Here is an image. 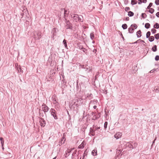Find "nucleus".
Returning <instances> with one entry per match:
<instances>
[{
	"label": "nucleus",
	"instance_id": "13",
	"mask_svg": "<svg viewBox=\"0 0 159 159\" xmlns=\"http://www.w3.org/2000/svg\"><path fill=\"white\" fill-rule=\"evenodd\" d=\"M64 16L63 17L65 18L66 17H67L68 16V14H69V11H68L66 9H64Z\"/></svg>",
	"mask_w": 159,
	"mask_h": 159
},
{
	"label": "nucleus",
	"instance_id": "9",
	"mask_svg": "<svg viewBox=\"0 0 159 159\" xmlns=\"http://www.w3.org/2000/svg\"><path fill=\"white\" fill-rule=\"evenodd\" d=\"M95 131L94 129H93L91 127L90 129L89 135L91 136H94L95 135Z\"/></svg>",
	"mask_w": 159,
	"mask_h": 159
},
{
	"label": "nucleus",
	"instance_id": "31",
	"mask_svg": "<svg viewBox=\"0 0 159 159\" xmlns=\"http://www.w3.org/2000/svg\"><path fill=\"white\" fill-rule=\"evenodd\" d=\"M122 27L124 30L126 29L127 28V25L126 24H124L122 25Z\"/></svg>",
	"mask_w": 159,
	"mask_h": 159
},
{
	"label": "nucleus",
	"instance_id": "46",
	"mask_svg": "<svg viewBox=\"0 0 159 159\" xmlns=\"http://www.w3.org/2000/svg\"><path fill=\"white\" fill-rule=\"evenodd\" d=\"M92 94L91 93L90 94H88L87 96V97L89 98V99H91L92 97L91 96Z\"/></svg>",
	"mask_w": 159,
	"mask_h": 159
},
{
	"label": "nucleus",
	"instance_id": "47",
	"mask_svg": "<svg viewBox=\"0 0 159 159\" xmlns=\"http://www.w3.org/2000/svg\"><path fill=\"white\" fill-rule=\"evenodd\" d=\"M81 50H82V51L84 52H85L87 51V49L84 48L83 47H82L81 48H80Z\"/></svg>",
	"mask_w": 159,
	"mask_h": 159
},
{
	"label": "nucleus",
	"instance_id": "41",
	"mask_svg": "<svg viewBox=\"0 0 159 159\" xmlns=\"http://www.w3.org/2000/svg\"><path fill=\"white\" fill-rule=\"evenodd\" d=\"M107 122L106 121V122H105L104 124V129L105 130H106V128L107 127Z\"/></svg>",
	"mask_w": 159,
	"mask_h": 159
},
{
	"label": "nucleus",
	"instance_id": "42",
	"mask_svg": "<svg viewBox=\"0 0 159 159\" xmlns=\"http://www.w3.org/2000/svg\"><path fill=\"white\" fill-rule=\"evenodd\" d=\"M152 2H150L149 3V5L147 7V9H148L151 8V7L152 6Z\"/></svg>",
	"mask_w": 159,
	"mask_h": 159
},
{
	"label": "nucleus",
	"instance_id": "8",
	"mask_svg": "<svg viewBox=\"0 0 159 159\" xmlns=\"http://www.w3.org/2000/svg\"><path fill=\"white\" fill-rule=\"evenodd\" d=\"M39 123L42 127H44L45 125V121L43 119L41 118L39 119Z\"/></svg>",
	"mask_w": 159,
	"mask_h": 159
},
{
	"label": "nucleus",
	"instance_id": "56",
	"mask_svg": "<svg viewBox=\"0 0 159 159\" xmlns=\"http://www.w3.org/2000/svg\"><path fill=\"white\" fill-rule=\"evenodd\" d=\"M100 127H95V128L94 129V130L95 131L96 130H98L100 129Z\"/></svg>",
	"mask_w": 159,
	"mask_h": 159
},
{
	"label": "nucleus",
	"instance_id": "52",
	"mask_svg": "<svg viewBox=\"0 0 159 159\" xmlns=\"http://www.w3.org/2000/svg\"><path fill=\"white\" fill-rule=\"evenodd\" d=\"M130 8L129 7H125V10L127 11H129L130 10Z\"/></svg>",
	"mask_w": 159,
	"mask_h": 159
},
{
	"label": "nucleus",
	"instance_id": "16",
	"mask_svg": "<svg viewBox=\"0 0 159 159\" xmlns=\"http://www.w3.org/2000/svg\"><path fill=\"white\" fill-rule=\"evenodd\" d=\"M42 109H43V111L45 113V112L48 111L49 108L47 106H45V107H44L43 108H42Z\"/></svg>",
	"mask_w": 159,
	"mask_h": 159
},
{
	"label": "nucleus",
	"instance_id": "34",
	"mask_svg": "<svg viewBox=\"0 0 159 159\" xmlns=\"http://www.w3.org/2000/svg\"><path fill=\"white\" fill-rule=\"evenodd\" d=\"M147 15L145 13H142L141 14V16L143 19H145L147 17Z\"/></svg>",
	"mask_w": 159,
	"mask_h": 159
},
{
	"label": "nucleus",
	"instance_id": "23",
	"mask_svg": "<svg viewBox=\"0 0 159 159\" xmlns=\"http://www.w3.org/2000/svg\"><path fill=\"white\" fill-rule=\"evenodd\" d=\"M141 32L140 30H139L137 32L136 35L138 38H140L141 37Z\"/></svg>",
	"mask_w": 159,
	"mask_h": 159
},
{
	"label": "nucleus",
	"instance_id": "58",
	"mask_svg": "<svg viewBox=\"0 0 159 159\" xmlns=\"http://www.w3.org/2000/svg\"><path fill=\"white\" fill-rule=\"evenodd\" d=\"M156 15L157 17H159V12H157L156 13Z\"/></svg>",
	"mask_w": 159,
	"mask_h": 159
},
{
	"label": "nucleus",
	"instance_id": "39",
	"mask_svg": "<svg viewBox=\"0 0 159 159\" xmlns=\"http://www.w3.org/2000/svg\"><path fill=\"white\" fill-rule=\"evenodd\" d=\"M98 118V117L95 114L93 115V120H95L97 119Z\"/></svg>",
	"mask_w": 159,
	"mask_h": 159
},
{
	"label": "nucleus",
	"instance_id": "20",
	"mask_svg": "<svg viewBox=\"0 0 159 159\" xmlns=\"http://www.w3.org/2000/svg\"><path fill=\"white\" fill-rule=\"evenodd\" d=\"M128 30L129 33L131 34L133 33L134 30V29H133L132 27H131V28H129L128 29Z\"/></svg>",
	"mask_w": 159,
	"mask_h": 159
},
{
	"label": "nucleus",
	"instance_id": "21",
	"mask_svg": "<svg viewBox=\"0 0 159 159\" xmlns=\"http://www.w3.org/2000/svg\"><path fill=\"white\" fill-rule=\"evenodd\" d=\"M152 50L154 52H155L157 51V46L156 45H154L152 48Z\"/></svg>",
	"mask_w": 159,
	"mask_h": 159
},
{
	"label": "nucleus",
	"instance_id": "50",
	"mask_svg": "<svg viewBox=\"0 0 159 159\" xmlns=\"http://www.w3.org/2000/svg\"><path fill=\"white\" fill-rule=\"evenodd\" d=\"M155 3L157 5H159V0H156L155 1Z\"/></svg>",
	"mask_w": 159,
	"mask_h": 159
},
{
	"label": "nucleus",
	"instance_id": "25",
	"mask_svg": "<svg viewBox=\"0 0 159 159\" xmlns=\"http://www.w3.org/2000/svg\"><path fill=\"white\" fill-rule=\"evenodd\" d=\"M90 39L92 40H93L94 37V35L93 32H92L90 34Z\"/></svg>",
	"mask_w": 159,
	"mask_h": 159
},
{
	"label": "nucleus",
	"instance_id": "18",
	"mask_svg": "<svg viewBox=\"0 0 159 159\" xmlns=\"http://www.w3.org/2000/svg\"><path fill=\"white\" fill-rule=\"evenodd\" d=\"M76 91L80 92L81 90V88L80 86H79L78 83L76 85Z\"/></svg>",
	"mask_w": 159,
	"mask_h": 159
},
{
	"label": "nucleus",
	"instance_id": "3",
	"mask_svg": "<svg viewBox=\"0 0 159 159\" xmlns=\"http://www.w3.org/2000/svg\"><path fill=\"white\" fill-rule=\"evenodd\" d=\"M34 38L35 39H39L41 38V32L39 31H36L34 32Z\"/></svg>",
	"mask_w": 159,
	"mask_h": 159
},
{
	"label": "nucleus",
	"instance_id": "44",
	"mask_svg": "<svg viewBox=\"0 0 159 159\" xmlns=\"http://www.w3.org/2000/svg\"><path fill=\"white\" fill-rule=\"evenodd\" d=\"M151 31L152 34H154L156 33L157 30L155 29H152Z\"/></svg>",
	"mask_w": 159,
	"mask_h": 159
},
{
	"label": "nucleus",
	"instance_id": "19",
	"mask_svg": "<svg viewBox=\"0 0 159 159\" xmlns=\"http://www.w3.org/2000/svg\"><path fill=\"white\" fill-rule=\"evenodd\" d=\"M66 40L65 39H64L63 41V43L64 44V46L65 48H66L68 49V47L67 44V42H66Z\"/></svg>",
	"mask_w": 159,
	"mask_h": 159
},
{
	"label": "nucleus",
	"instance_id": "14",
	"mask_svg": "<svg viewBox=\"0 0 159 159\" xmlns=\"http://www.w3.org/2000/svg\"><path fill=\"white\" fill-rule=\"evenodd\" d=\"M119 134H116L115 135L114 137L115 138H116V139H119V138H120L121 136V133H119Z\"/></svg>",
	"mask_w": 159,
	"mask_h": 159
},
{
	"label": "nucleus",
	"instance_id": "6",
	"mask_svg": "<svg viewBox=\"0 0 159 159\" xmlns=\"http://www.w3.org/2000/svg\"><path fill=\"white\" fill-rule=\"evenodd\" d=\"M123 151V149H116V152L115 158L117 157H121V152Z\"/></svg>",
	"mask_w": 159,
	"mask_h": 159
},
{
	"label": "nucleus",
	"instance_id": "61",
	"mask_svg": "<svg viewBox=\"0 0 159 159\" xmlns=\"http://www.w3.org/2000/svg\"><path fill=\"white\" fill-rule=\"evenodd\" d=\"M155 70V69H153V70H151L150 71V73H153L155 70Z\"/></svg>",
	"mask_w": 159,
	"mask_h": 159
},
{
	"label": "nucleus",
	"instance_id": "62",
	"mask_svg": "<svg viewBox=\"0 0 159 159\" xmlns=\"http://www.w3.org/2000/svg\"><path fill=\"white\" fill-rule=\"evenodd\" d=\"M129 17H126V18H125V20H127V21H128V20H129Z\"/></svg>",
	"mask_w": 159,
	"mask_h": 159
},
{
	"label": "nucleus",
	"instance_id": "60",
	"mask_svg": "<svg viewBox=\"0 0 159 159\" xmlns=\"http://www.w3.org/2000/svg\"><path fill=\"white\" fill-rule=\"evenodd\" d=\"M45 106H46L45 104L43 103L42 105V108H43L44 107H45Z\"/></svg>",
	"mask_w": 159,
	"mask_h": 159
},
{
	"label": "nucleus",
	"instance_id": "48",
	"mask_svg": "<svg viewBox=\"0 0 159 159\" xmlns=\"http://www.w3.org/2000/svg\"><path fill=\"white\" fill-rule=\"evenodd\" d=\"M80 66L81 68L85 69V68H86V67L88 66V65H87L86 66H84V65H80Z\"/></svg>",
	"mask_w": 159,
	"mask_h": 159
},
{
	"label": "nucleus",
	"instance_id": "7",
	"mask_svg": "<svg viewBox=\"0 0 159 159\" xmlns=\"http://www.w3.org/2000/svg\"><path fill=\"white\" fill-rule=\"evenodd\" d=\"M92 71V66H89L88 67H87L85 69V71L87 75H88L90 73V72L91 71Z\"/></svg>",
	"mask_w": 159,
	"mask_h": 159
},
{
	"label": "nucleus",
	"instance_id": "57",
	"mask_svg": "<svg viewBox=\"0 0 159 159\" xmlns=\"http://www.w3.org/2000/svg\"><path fill=\"white\" fill-rule=\"evenodd\" d=\"M65 136H66L65 133H64L63 134V137L62 138H64V139L65 140H66V139H65Z\"/></svg>",
	"mask_w": 159,
	"mask_h": 159
},
{
	"label": "nucleus",
	"instance_id": "27",
	"mask_svg": "<svg viewBox=\"0 0 159 159\" xmlns=\"http://www.w3.org/2000/svg\"><path fill=\"white\" fill-rule=\"evenodd\" d=\"M128 15L129 16H130V17L134 15V13L131 11H129L128 12Z\"/></svg>",
	"mask_w": 159,
	"mask_h": 159
},
{
	"label": "nucleus",
	"instance_id": "59",
	"mask_svg": "<svg viewBox=\"0 0 159 159\" xmlns=\"http://www.w3.org/2000/svg\"><path fill=\"white\" fill-rule=\"evenodd\" d=\"M150 18H151V19H154L155 17V16H152V15H150Z\"/></svg>",
	"mask_w": 159,
	"mask_h": 159
},
{
	"label": "nucleus",
	"instance_id": "30",
	"mask_svg": "<svg viewBox=\"0 0 159 159\" xmlns=\"http://www.w3.org/2000/svg\"><path fill=\"white\" fill-rule=\"evenodd\" d=\"M57 29L56 28H54L53 29V30L52 31V33L53 34V37L54 35H56L54 34L55 33H56L57 32Z\"/></svg>",
	"mask_w": 159,
	"mask_h": 159
},
{
	"label": "nucleus",
	"instance_id": "10",
	"mask_svg": "<svg viewBox=\"0 0 159 159\" xmlns=\"http://www.w3.org/2000/svg\"><path fill=\"white\" fill-rule=\"evenodd\" d=\"M133 142H127L126 144V145L130 148H133Z\"/></svg>",
	"mask_w": 159,
	"mask_h": 159
},
{
	"label": "nucleus",
	"instance_id": "40",
	"mask_svg": "<svg viewBox=\"0 0 159 159\" xmlns=\"http://www.w3.org/2000/svg\"><path fill=\"white\" fill-rule=\"evenodd\" d=\"M154 37L156 39H159V34L158 33L155 34Z\"/></svg>",
	"mask_w": 159,
	"mask_h": 159
},
{
	"label": "nucleus",
	"instance_id": "12",
	"mask_svg": "<svg viewBox=\"0 0 159 159\" xmlns=\"http://www.w3.org/2000/svg\"><path fill=\"white\" fill-rule=\"evenodd\" d=\"M66 140L64 139V138H61V140L59 142V144L58 145L60 146L62 144H64Z\"/></svg>",
	"mask_w": 159,
	"mask_h": 159
},
{
	"label": "nucleus",
	"instance_id": "26",
	"mask_svg": "<svg viewBox=\"0 0 159 159\" xmlns=\"http://www.w3.org/2000/svg\"><path fill=\"white\" fill-rule=\"evenodd\" d=\"M150 27V25L149 23H146L145 24V27L147 29H149Z\"/></svg>",
	"mask_w": 159,
	"mask_h": 159
},
{
	"label": "nucleus",
	"instance_id": "32",
	"mask_svg": "<svg viewBox=\"0 0 159 159\" xmlns=\"http://www.w3.org/2000/svg\"><path fill=\"white\" fill-rule=\"evenodd\" d=\"M149 9L148 11L151 14H152L154 11V9L152 8H150Z\"/></svg>",
	"mask_w": 159,
	"mask_h": 159
},
{
	"label": "nucleus",
	"instance_id": "54",
	"mask_svg": "<svg viewBox=\"0 0 159 159\" xmlns=\"http://www.w3.org/2000/svg\"><path fill=\"white\" fill-rule=\"evenodd\" d=\"M138 40L139 41V43L140 42H143L144 43H145V41L144 40H142L140 39Z\"/></svg>",
	"mask_w": 159,
	"mask_h": 159
},
{
	"label": "nucleus",
	"instance_id": "1",
	"mask_svg": "<svg viewBox=\"0 0 159 159\" xmlns=\"http://www.w3.org/2000/svg\"><path fill=\"white\" fill-rule=\"evenodd\" d=\"M71 16L73 18V20L75 22L83 21V17L81 15H79L77 14H73L71 15Z\"/></svg>",
	"mask_w": 159,
	"mask_h": 159
},
{
	"label": "nucleus",
	"instance_id": "33",
	"mask_svg": "<svg viewBox=\"0 0 159 159\" xmlns=\"http://www.w3.org/2000/svg\"><path fill=\"white\" fill-rule=\"evenodd\" d=\"M151 35V32L150 31H148L146 34V37L147 38H149V37H150Z\"/></svg>",
	"mask_w": 159,
	"mask_h": 159
},
{
	"label": "nucleus",
	"instance_id": "51",
	"mask_svg": "<svg viewBox=\"0 0 159 159\" xmlns=\"http://www.w3.org/2000/svg\"><path fill=\"white\" fill-rule=\"evenodd\" d=\"M39 115L40 116H42V117H43V113H41L40 112V109H39Z\"/></svg>",
	"mask_w": 159,
	"mask_h": 159
},
{
	"label": "nucleus",
	"instance_id": "36",
	"mask_svg": "<svg viewBox=\"0 0 159 159\" xmlns=\"http://www.w3.org/2000/svg\"><path fill=\"white\" fill-rule=\"evenodd\" d=\"M84 144L83 143H82L78 146V148L79 149H82L84 148Z\"/></svg>",
	"mask_w": 159,
	"mask_h": 159
},
{
	"label": "nucleus",
	"instance_id": "17",
	"mask_svg": "<svg viewBox=\"0 0 159 159\" xmlns=\"http://www.w3.org/2000/svg\"><path fill=\"white\" fill-rule=\"evenodd\" d=\"M92 154L94 156H96L97 155V150L96 149H94L93 150L92 152Z\"/></svg>",
	"mask_w": 159,
	"mask_h": 159
},
{
	"label": "nucleus",
	"instance_id": "55",
	"mask_svg": "<svg viewBox=\"0 0 159 159\" xmlns=\"http://www.w3.org/2000/svg\"><path fill=\"white\" fill-rule=\"evenodd\" d=\"M139 2H138V3L139 4H141L143 2L141 0H138Z\"/></svg>",
	"mask_w": 159,
	"mask_h": 159
},
{
	"label": "nucleus",
	"instance_id": "53",
	"mask_svg": "<svg viewBox=\"0 0 159 159\" xmlns=\"http://www.w3.org/2000/svg\"><path fill=\"white\" fill-rule=\"evenodd\" d=\"M124 3L125 4H127L129 3L128 0H124Z\"/></svg>",
	"mask_w": 159,
	"mask_h": 159
},
{
	"label": "nucleus",
	"instance_id": "43",
	"mask_svg": "<svg viewBox=\"0 0 159 159\" xmlns=\"http://www.w3.org/2000/svg\"><path fill=\"white\" fill-rule=\"evenodd\" d=\"M133 148H136L138 145L137 143H135V142H134V143L133 142Z\"/></svg>",
	"mask_w": 159,
	"mask_h": 159
},
{
	"label": "nucleus",
	"instance_id": "49",
	"mask_svg": "<svg viewBox=\"0 0 159 159\" xmlns=\"http://www.w3.org/2000/svg\"><path fill=\"white\" fill-rule=\"evenodd\" d=\"M155 60L156 61H157L159 60V56L157 55L155 57Z\"/></svg>",
	"mask_w": 159,
	"mask_h": 159
},
{
	"label": "nucleus",
	"instance_id": "5",
	"mask_svg": "<svg viewBox=\"0 0 159 159\" xmlns=\"http://www.w3.org/2000/svg\"><path fill=\"white\" fill-rule=\"evenodd\" d=\"M66 20V27H67L66 29H70L72 30L73 26L72 23L69 20H67V19L65 18Z\"/></svg>",
	"mask_w": 159,
	"mask_h": 159
},
{
	"label": "nucleus",
	"instance_id": "35",
	"mask_svg": "<svg viewBox=\"0 0 159 159\" xmlns=\"http://www.w3.org/2000/svg\"><path fill=\"white\" fill-rule=\"evenodd\" d=\"M136 0H131V4L132 5L136 4L137 3V2Z\"/></svg>",
	"mask_w": 159,
	"mask_h": 159
},
{
	"label": "nucleus",
	"instance_id": "24",
	"mask_svg": "<svg viewBox=\"0 0 159 159\" xmlns=\"http://www.w3.org/2000/svg\"><path fill=\"white\" fill-rule=\"evenodd\" d=\"M148 40L150 42L153 41L154 40V37L153 36H151L148 38Z\"/></svg>",
	"mask_w": 159,
	"mask_h": 159
},
{
	"label": "nucleus",
	"instance_id": "11",
	"mask_svg": "<svg viewBox=\"0 0 159 159\" xmlns=\"http://www.w3.org/2000/svg\"><path fill=\"white\" fill-rule=\"evenodd\" d=\"M52 100L54 101L55 102H56L55 103V102H54L53 103L54 104H56V105H57L58 104V102H57V100H56V96L55 95H53L52 97Z\"/></svg>",
	"mask_w": 159,
	"mask_h": 159
},
{
	"label": "nucleus",
	"instance_id": "45",
	"mask_svg": "<svg viewBox=\"0 0 159 159\" xmlns=\"http://www.w3.org/2000/svg\"><path fill=\"white\" fill-rule=\"evenodd\" d=\"M88 149H86L84 151V153L83 154V158L84 157V156L85 155H87V153L88 152Z\"/></svg>",
	"mask_w": 159,
	"mask_h": 159
},
{
	"label": "nucleus",
	"instance_id": "28",
	"mask_svg": "<svg viewBox=\"0 0 159 159\" xmlns=\"http://www.w3.org/2000/svg\"><path fill=\"white\" fill-rule=\"evenodd\" d=\"M154 28L158 29L159 28V24L157 23H156V24L154 25L153 26Z\"/></svg>",
	"mask_w": 159,
	"mask_h": 159
},
{
	"label": "nucleus",
	"instance_id": "64",
	"mask_svg": "<svg viewBox=\"0 0 159 159\" xmlns=\"http://www.w3.org/2000/svg\"><path fill=\"white\" fill-rule=\"evenodd\" d=\"M147 2V0H143V2L144 3H146Z\"/></svg>",
	"mask_w": 159,
	"mask_h": 159
},
{
	"label": "nucleus",
	"instance_id": "15",
	"mask_svg": "<svg viewBox=\"0 0 159 159\" xmlns=\"http://www.w3.org/2000/svg\"><path fill=\"white\" fill-rule=\"evenodd\" d=\"M16 67L17 68V69L18 70V72H20L21 73H23V70L21 69V68L20 66H19V67Z\"/></svg>",
	"mask_w": 159,
	"mask_h": 159
},
{
	"label": "nucleus",
	"instance_id": "29",
	"mask_svg": "<svg viewBox=\"0 0 159 159\" xmlns=\"http://www.w3.org/2000/svg\"><path fill=\"white\" fill-rule=\"evenodd\" d=\"M0 140L1 142V146H3L4 143V140L3 138L2 137H1L0 138Z\"/></svg>",
	"mask_w": 159,
	"mask_h": 159
},
{
	"label": "nucleus",
	"instance_id": "22",
	"mask_svg": "<svg viewBox=\"0 0 159 159\" xmlns=\"http://www.w3.org/2000/svg\"><path fill=\"white\" fill-rule=\"evenodd\" d=\"M76 99H77V101H78V103L79 105L82 104L83 102V99L80 98Z\"/></svg>",
	"mask_w": 159,
	"mask_h": 159
},
{
	"label": "nucleus",
	"instance_id": "4",
	"mask_svg": "<svg viewBox=\"0 0 159 159\" xmlns=\"http://www.w3.org/2000/svg\"><path fill=\"white\" fill-rule=\"evenodd\" d=\"M50 112L51 113V115L53 116L54 119H58L56 111L54 109L52 108L51 109Z\"/></svg>",
	"mask_w": 159,
	"mask_h": 159
},
{
	"label": "nucleus",
	"instance_id": "38",
	"mask_svg": "<svg viewBox=\"0 0 159 159\" xmlns=\"http://www.w3.org/2000/svg\"><path fill=\"white\" fill-rule=\"evenodd\" d=\"M127 154V152L126 151H123V152H121V156L122 155H123L124 156H125Z\"/></svg>",
	"mask_w": 159,
	"mask_h": 159
},
{
	"label": "nucleus",
	"instance_id": "63",
	"mask_svg": "<svg viewBox=\"0 0 159 159\" xmlns=\"http://www.w3.org/2000/svg\"><path fill=\"white\" fill-rule=\"evenodd\" d=\"M95 127H96V125H93V129H94L95 128Z\"/></svg>",
	"mask_w": 159,
	"mask_h": 159
},
{
	"label": "nucleus",
	"instance_id": "2",
	"mask_svg": "<svg viewBox=\"0 0 159 159\" xmlns=\"http://www.w3.org/2000/svg\"><path fill=\"white\" fill-rule=\"evenodd\" d=\"M79 105H80L78 103V101H77V99L76 98L73 100L70 106L71 108L74 109L75 107L78 108Z\"/></svg>",
	"mask_w": 159,
	"mask_h": 159
},
{
	"label": "nucleus",
	"instance_id": "37",
	"mask_svg": "<svg viewBox=\"0 0 159 159\" xmlns=\"http://www.w3.org/2000/svg\"><path fill=\"white\" fill-rule=\"evenodd\" d=\"M130 27H132V28L134 27L135 29H136L137 28V25L135 24H132L131 25Z\"/></svg>",
	"mask_w": 159,
	"mask_h": 159
}]
</instances>
